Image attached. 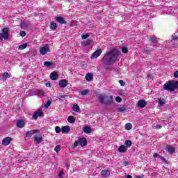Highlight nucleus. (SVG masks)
I'll list each match as a JSON object with an SVG mask.
<instances>
[{"instance_id":"2eb2a0df","label":"nucleus","mask_w":178,"mask_h":178,"mask_svg":"<svg viewBox=\"0 0 178 178\" xmlns=\"http://www.w3.org/2000/svg\"><path fill=\"white\" fill-rule=\"evenodd\" d=\"M24 124H25V122H24V121L23 120H19L17 122L16 126L19 129H23V127H24Z\"/></svg>"},{"instance_id":"bf43d9fd","label":"nucleus","mask_w":178,"mask_h":178,"mask_svg":"<svg viewBox=\"0 0 178 178\" xmlns=\"http://www.w3.org/2000/svg\"><path fill=\"white\" fill-rule=\"evenodd\" d=\"M135 178H142V177H141V176L138 175Z\"/></svg>"},{"instance_id":"864d4df0","label":"nucleus","mask_w":178,"mask_h":178,"mask_svg":"<svg viewBox=\"0 0 178 178\" xmlns=\"http://www.w3.org/2000/svg\"><path fill=\"white\" fill-rule=\"evenodd\" d=\"M63 171H60L59 175H58V177H60V178H63V177H62V175H63Z\"/></svg>"},{"instance_id":"09e8293b","label":"nucleus","mask_w":178,"mask_h":178,"mask_svg":"<svg viewBox=\"0 0 178 178\" xmlns=\"http://www.w3.org/2000/svg\"><path fill=\"white\" fill-rule=\"evenodd\" d=\"M144 52H145V54H149V52H150L149 49H148V47H146L144 49Z\"/></svg>"},{"instance_id":"f257e3e1","label":"nucleus","mask_w":178,"mask_h":178,"mask_svg":"<svg viewBox=\"0 0 178 178\" xmlns=\"http://www.w3.org/2000/svg\"><path fill=\"white\" fill-rule=\"evenodd\" d=\"M118 58H119V49L114 48L111 51L106 52L102 60L104 65L111 66L118 60Z\"/></svg>"},{"instance_id":"ea45409f","label":"nucleus","mask_w":178,"mask_h":178,"mask_svg":"<svg viewBox=\"0 0 178 178\" xmlns=\"http://www.w3.org/2000/svg\"><path fill=\"white\" fill-rule=\"evenodd\" d=\"M21 26H22L24 29H27V27H28L27 23H26V22H21Z\"/></svg>"},{"instance_id":"13d9d810","label":"nucleus","mask_w":178,"mask_h":178,"mask_svg":"<svg viewBox=\"0 0 178 178\" xmlns=\"http://www.w3.org/2000/svg\"><path fill=\"white\" fill-rule=\"evenodd\" d=\"M65 166H66L67 169H69V165L67 163L65 164Z\"/></svg>"},{"instance_id":"052dcab7","label":"nucleus","mask_w":178,"mask_h":178,"mask_svg":"<svg viewBox=\"0 0 178 178\" xmlns=\"http://www.w3.org/2000/svg\"><path fill=\"white\" fill-rule=\"evenodd\" d=\"M159 129H162V126L158 125Z\"/></svg>"},{"instance_id":"ddd939ff","label":"nucleus","mask_w":178,"mask_h":178,"mask_svg":"<svg viewBox=\"0 0 178 178\" xmlns=\"http://www.w3.org/2000/svg\"><path fill=\"white\" fill-rule=\"evenodd\" d=\"M101 175H102V177L108 178L111 176V170H103L101 171Z\"/></svg>"},{"instance_id":"b1692460","label":"nucleus","mask_w":178,"mask_h":178,"mask_svg":"<svg viewBox=\"0 0 178 178\" xmlns=\"http://www.w3.org/2000/svg\"><path fill=\"white\" fill-rule=\"evenodd\" d=\"M167 151L169 154H175V148L172 146H169L167 149Z\"/></svg>"},{"instance_id":"c03bdc74","label":"nucleus","mask_w":178,"mask_h":178,"mask_svg":"<svg viewBox=\"0 0 178 178\" xmlns=\"http://www.w3.org/2000/svg\"><path fill=\"white\" fill-rule=\"evenodd\" d=\"M67 96L66 95H60V98L59 99H63V101H65V99L67 97Z\"/></svg>"},{"instance_id":"4468645a","label":"nucleus","mask_w":178,"mask_h":178,"mask_svg":"<svg viewBox=\"0 0 178 178\" xmlns=\"http://www.w3.org/2000/svg\"><path fill=\"white\" fill-rule=\"evenodd\" d=\"M118 152H120L121 154H126V152H127V147L122 145L118 147Z\"/></svg>"},{"instance_id":"473e14b6","label":"nucleus","mask_w":178,"mask_h":178,"mask_svg":"<svg viewBox=\"0 0 178 178\" xmlns=\"http://www.w3.org/2000/svg\"><path fill=\"white\" fill-rule=\"evenodd\" d=\"M42 136H40V137H38V136H35L34 137V140H35V141H37V143H41L42 141Z\"/></svg>"},{"instance_id":"a878e982","label":"nucleus","mask_w":178,"mask_h":178,"mask_svg":"<svg viewBox=\"0 0 178 178\" xmlns=\"http://www.w3.org/2000/svg\"><path fill=\"white\" fill-rule=\"evenodd\" d=\"M54 65V63L51 61H45L44 63V66H46V67H51Z\"/></svg>"},{"instance_id":"e433bc0d","label":"nucleus","mask_w":178,"mask_h":178,"mask_svg":"<svg viewBox=\"0 0 178 178\" xmlns=\"http://www.w3.org/2000/svg\"><path fill=\"white\" fill-rule=\"evenodd\" d=\"M89 92V90L87 89H85L81 92V95H87Z\"/></svg>"},{"instance_id":"6e6552de","label":"nucleus","mask_w":178,"mask_h":178,"mask_svg":"<svg viewBox=\"0 0 178 178\" xmlns=\"http://www.w3.org/2000/svg\"><path fill=\"white\" fill-rule=\"evenodd\" d=\"M12 141H13V138H10V137L4 138L2 140V145H4L5 147H6L9 145V144H10Z\"/></svg>"},{"instance_id":"37998d69","label":"nucleus","mask_w":178,"mask_h":178,"mask_svg":"<svg viewBox=\"0 0 178 178\" xmlns=\"http://www.w3.org/2000/svg\"><path fill=\"white\" fill-rule=\"evenodd\" d=\"M159 158H160V159H161V161H164V163H167L168 161H166V159H165V157L162 156H159Z\"/></svg>"},{"instance_id":"f8f14e48","label":"nucleus","mask_w":178,"mask_h":178,"mask_svg":"<svg viewBox=\"0 0 178 178\" xmlns=\"http://www.w3.org/2000/svg\"><path fill=\"white\" fill-rule=\"evenodd\" d=\"M137 106H138V108H145V106H147V101L144 100V99H140L138 102L137 103Z\"/></svg>"},{"instance_id":"20e7f679","label":"nucleus","mask_w":178,"mask_h":178,"mask_svg":"<svg viewBox=\"0 0 178 178\" xmlns=\"http://www.w3.org/2000/svg\"><path fill=\"white\" fill-rule=\"evenodd\" d=\"M79 144V145H81V147H86V145H87V139H86L85 138H81L79 140H76L74 143L72 149H74V148H76V147H77Z\"/></svg>"},{"instance_id":"9d476101","label":"nucleus","mask_w":178,"mask_h":178,"mask_svg":"<svg viewBox=\"0 0 178 178\" xmlns=\"http://www.w3.org/2000/svg\"><path fill=\"white\" fill-rule=\"evenodd\" d=\"M38 133H40V130L38 129H33V130L29 131L26 133V137L29 138L30 137L33 136V134H37Z\"/></svg>"},{"instance_id":"5fc2aeb1","label":"nucleus","mask_w":178,"mask_h":178,"mask_svg":"<svg viewBox=\"0 0 178 178\" xmlns=\"http://www.w3.org/2000/svg\"><path fill=\"white\" fill-rule=\"evenodd\" d=\"M177 40H178V36L177 37L175 36L172 38V41H177Z\"/></svg>"},{"instance_id":"603ef678","label":"nucleus","mask_w":178,"mask_h":178,"mask_svg":"<svg viewBox=\"0 0 178 178\" xmlns=\"http://www.w3.org/2000/svg\"><path fill=\"white\" fill-rule=\"evenodd\" d=\"M158 156H160L159 154H158V153H154L153 155V158H158Z\"/></svg>"},{"instance_id":"bb28decb","label":"nucleus","mask_w":178,"mask_h":178,"mask_svg":"<svg viewBox=\"0 0 178 178\" xmlns=\"http://www.w3.org/2000/svg\"><path fill=\"white\" fill-rule=\"evenodd\" d=\"M83 131L84 133H86V134H88L89 133H91L92 130L91 128L89 127H85L83 128Z\"/></svg>"},{"instance_id":"1a4fd4ad","label":"nucleus","mask_w":178,"mask_h":178,"mask_svg":"<svg viewBox=\"0 0 178 178\" xmlns=\"http://www.w3.org/2000/svg\"><path fill=\"white\" fill-rule=\"evenodd\" d=\"M69 84V81L66 79H61L59 81L58 86L61 88H65L67 87V85Z\"/></svg>"},{"instance_id":"6e6d98bb","label":"nucleus","mask_w":178,"mask_h":178,"mask_svg":"<svg viewBox=\"0 0 178 178\" xmlns=\"http://www.w3.org/2000/svg\"><path fill=\"white\" fill-rule=\"evenodd\" d=\"M126 178H133V177L130 175L126 176Z\"/></svg>"},{"instance_id":"39448f33","label":"nucleus","mask_w":178,"mask_h":178,"mask_svg":"<svg viewBox=\"0 0 178 178\" xmlns=\"http://www.w3.org/2000/svg\"><path fill=\"white\" fill-rule=\"evenodd\" d=\"M9 40V29L8 28H3L2 33H0V40Z\"/></svg>"},{"instance_id":"f3484780","label":"nucleus","mask_w":178,"mask_h":178,"mask_svg":"<svg viewBox=\"0 0 178 178\" xmlns=\"http://www.w3.org/2000/svg\"><path fill=\"white\" fill-rule=\"evenodd\" d=\"M51 80H58V72H53L50 74Z\"/></svg>"},{"instance_id":"412c9836","label":"nucleus","mask_w":178,"mask_h":178,"mask_svg":"<svg viewBox=\"0 0 178 178\" xmlns=\"http://www.w3.org/2000/svg\"><path fill=\"white\" fill-rule=\"evenodd\" d=\"M165 100L163 98H159L158 99V104L159 105H161V106H163L165 105Z\"/></svg>"},{"instance_id":"4d7b16f0","label":"nucleus","mask_w":178,"mask_h":178,"mask_svg":"<svg viewBox=\"0 0 178 178\" xmlns=\"http://www.w3.org/2000/svg\"><path fill=\"white\" fill-rule=\"evenodd\" d=\"M47 87H51V83H46Z\"/></svg>"},{"instance_id":"79ce46f5","label":"nucleus","mask_w":178,"mask_h":178,"mask_svg":"<svg viewBox=\"0 0 178 178\" xmlns=\"http://www.w3.org/2000/svg\"><path fill=\"white\" fill-rule=\"evenodd\" d=\"M61 130H62V129H60V127H56V128H55V131H56V133H57V134L60 133Z\"/></svg>"},{"instance_id":"0eeeda50","label":"nucleus","mask_w":178,"mask_h":178,"mask_svg":"<svg viewBox=\"0 0 178 178\" xmlns=\"http://www.w3.org/2000/svg\"><path fill=\"white\" fill-rule=\"evenodd\" d=\"M44 117V112H42V109L39 108L37 111H35L33 115H32V119L33 120H37L38 118Z\"/></svg>"},{"instance_id":"393cba45","label":"nucleus","mask_w":178,"mask_h":178,"mask_svg":"<svg viewBox=\"0 0 178 178\" xmlns=\"http://www.w3.org/2000/svg\"><path fill=\"white\" fill-rule=\"evenodd\" d=\"M92 42V40L87 39L86 42H83V45L87 47V45H90Z\"/></svg>"},{"instance_id":"c756f323","label":"nucleus","mask_w":178,"mask_h":178,"mask_svg":"<svg viewBox=\"0 0 178 178\" xmlns=\"http://www.w3.org/2000/svg\"><path fill=\"white\" fill-rule=\"evenodd\" d=\"M72 109L74 112H80V106H79L78 104H74Z\"/></svg>"},{"instance_id":"dca6fc26","label":"nucleus","mask_w":178,"mask_h":178,"mask_svg":"<svg viewBox=\"0 0 178 178\" xmlns=\"http://www.w3.org/2000/svg\"><path fill=\"white\" fill-rule=\"evenodd\" d=\"M56 20L58 23H60V24H66V23H67L66 20H65V18H63L62 17H56Z\"/></svg>"},{"instance_id":"2f4dec72","label":"nucleus","mask_w":178,"mask_h":178,"mask_svg":"<svg viewBox=\"0 0 178 178\" xmlns=\"http://www.w3.org/2000/svg\"><path fill=\"white\" fill-rule=\"evenodd\" d=\"M26 48H27V43H24L19 45L18 47V49L23 50V49H26Z\"/></svg>"},{"instance_id":"f03ea898","label":"nucleus","mask_w":178,"mask_h":178,"mask_svg":"<svg viewBox=\"0 0 178 178\" xmlns=\"http://www.w3.org/2000/svg\"><path fill=\"white\" fill-rule=\"evenodd\" d=\"M99 101L101 104H103V105L111 106L115 104L113 96L111 95H99Z\"/></svg>"},{"instance_id":"cd10ccee","label":"nucleus","mask_w":178,"mask_h":178,"mask_svg":"<svg viewBox=\"0 0 178 178\" xmlns=\"http://www.w3.org/2000/svg\"><path fill=\"white\" fill-rule=\"evenodd\" d=\"M52 104V99H49L46 104H44L45 108H49L51 105Z\"/></svg>"},{"instance_id":"3c124183","label":"nucleus","mask_w":178,"mask_h":178,"mask_svg":"<svg viewBox=\"0 0 178 178\" xmlns=\"http://www.w3.org/2000/svg\"><path fill=\"white\" fill-rule=\"evenodd\" d=\"M129 165V162L128 161H124L123 163H122V166H127Z\"/></svg>"},{"instance_id":"aec40b11","label":"nucleus","mask_w":178,"mask_h":178,"mask_svg":"<svg viewBox=\"0 0 178 178\" xmlns=\"http://www.w3.org/2000/svg\"><path fill=\"white\" fill-rule=\"evenodd\" d=\"M92 74L88 73L86 75L85 79L87 81H91L92 80Z\"/></svg>"},{"instance_id":"7c9ffc66","label":"nucleus","mask_w":178,"mask_h":178,"mask_svg":"<svg viewBox=\"0 0 178 178\" xmlns=\"http://www.w3.org/2000/svg\"><path fill=\"white\" fill-rule=\"evenodd\" d=\"M58 27V25H56V23L55 22H51L50 24V28L51 30H56V28Z\"/></svg>"},{"instance_id":"a18cd8bd","label":"nucleus","mask_w":178,"mask_h":178,"mask_svg":"<svg viewBox=\"0 0 178 178\" xmlns=\"http://www.w3.org/2000/svg\"><path fill=\"white\" fill-rule=\"evenodd\" d=\"M19 35H21V37H26V31H20Z\"/></svg>"},{"instance_id":"8fccbe9b","label":"nucleus","mask_w":178,"mask_h":178,"mask_svg":"<svg viewBox=\"0 0 178 178\" xmlns=\"http://www.w3.org/2000/svg\"><path fill=\"white\" fill-rule=\"evenodd\" d=\"M174 77H175V79H178V71L174 72Z\"/></svg>"},{"instance_id":"c85d7f7f","label":"nucleus","mask_w":178,"mask_h":178,"mask_svg":"<svg viewBox=\"0 0 178 178\" xmlns=\"http://www.w3.org/2000/svg\"><path fill=\"white\" fill-rule=\"evenodd\" d=\"M133 129V125L131 123L129 122L125 124V129L126 130H131Z\"/></svg>"},{"instance_id":"72a5a7b5","label":"nucleus","mask_w":178,"mask_h":178,"mask_svg":"<svg viewBox=\"0 0 178 178\" xmlns=\"http://www.w3.org/2000/svg\"><path fill=\"white\" fill-rule=\"evenodd\" d=\"M36 93L38 94V95H41V97H44V95H45L44 90H36Z\"/></svg>"},{"instance_id":"6ab92c4d","label":"nucleus","mask_w":178,"mask_h":178,"mask_svg":"<svg viewBox=\"0 0 178 178\" xmlns=\"http://www.w3.org/2000/svg\"><path fill=\"white\" fill-rule=\"evenodd\" d=\"M67 122L71 124L74 123V122H76V118H74V116L73 115H70L67 118Z\"/></svg>"},{"instance_id":"4be33fe9","label":"nucleus","mask_w":178,"mask_h":178,"mask_svg":"<svg viewBox=\"0 0 178 178\" xmlns=\"http://www.w3.org/2000/svg\"><path fill=\"white\" fill-rule=\"evenodd\" d=\"M124 144H125V145H126L125 147L127 148H130V147H131V145H133V143H131V140H125Z\"/></svg>"},{"instance_id":"5701e85b","label":"nucleus","mask_w":178,"mask_h":178,"mask_svg":"<svg viewBox=\"0 0 178 178\" xmlns=\"http://www.w3.org/2000/svg\"><path fill=\"white\" fill-rule=\"evenodd\" d=\"M149 39L151 40L153 44H158V40H156V37L155 35L150 36Z\"/></svg>"},{"instance_id":"c9c22d12","label":"nucleus","mask_w":178,"mask_h":178,"mask_svg":"<svg viewBox=\"0 0 178 178\" xmlns=\"http://www.w3.org/2000/svg\"><path fill=\"white\" fill-rule=\"evenodd\" d=\"M122 54H127V52H129V49H127L126 47H124L122 48Z\"/></svg>"},{"instance_id":"58836bf2","label":"nucleus","mask_w":178,"mask_h":178,"mask_svg":"<svg viewBox=\"0 0 178 178\" xmlns=\"http://www.w3.org/2000/svg\"><path fill=\"white\" fill-rule=\"evenodd\" d=\"M126 111V106H123L118 108V112H124Z\"/></svg>"},{"instance_id":"a19ab883","label":"nucleus","mask_w":178,"mask_h":178,"mask_svg":"<svg viewBox=\"0 0 178 178\" xmlns=\"http://www.w3.org/2000/svg\"><path fill=\"white\" fill-rule=\"evenodd\" d=\"M54 151L56 152H59L60 151V145H56L54 148Z\"/></svg>"},{"instance_id":"423d86ee","label":"nucleus","mask_w":178,"mask_h":178,"mask_svg":"<svg viewBox=\"0 0 178 178\" xmlns=\"http://www.w3.org/2000/svg\"><path fill=\"white\" fill-rule=\"evenodd\" d=\"M39 52L40 55H47L48 52H51V49H49V44H45L43 47H40Z\"/></svg>"},{"instance_id":"f704fd0d","label":"nucleus","mask_w":178,"mask_h":178,"mask_svg":"<svg viewBox=\"0 0 178 178\" xmlns=\"http://www.w3.org/2000/svg\"><path fill=\"white\" fill-rule=\"evenodd\" d=\"M8 77H10V74H9V73H8V72H4L3 74V80H6V79H8Z\"/></svg>"},{"instance_id":"a211bd4d","label":"nucleus","mask_w":178,"mask_h":178,"mask_svg":"<svg viewBox=\"0 0 178 178\" xmlns=\"http://www.w3.org/2000/svg\"><path fill=\"white\" fill-rule=\"evenodd\" d=\"M62 133H69L70 131V127L69 126H64L61 128Z\"/></svg>"},{"instance_id":"9b49d317","label":"nucleus","mask_w":178,"mask_h":178,"mask_svg":"<svg viewBox=\"0 0 178 178\" xmlns=\"http://www.w3.org/2000/svg\"><path fill=\"white\" fill-rule=\"evenodd\" d=\"M101 54H102V49H98L92 54L91 59H95V58H98V56H99V55H101Z\"/></svg>"},{"instance_id":"de8ad7c7","label":"nucleus","mask_w":178,"mask_h":178,"mask_svg":"<svg viewBox=\"0 0 178 178\" xmlns=\"http://www.w3.org/2000/svg\"><path fill=\"white\" fill-rule=\"evenodd\" d=\"M119 83H120V86H121L122 87H124L125 83H124V81H123V80H120V81H119Z\"/></svg>"},{"instance_id":"7ed1b4c3","label":"nucleus","mask_w":178,"mask_h":178,"mask_svg":"<svg viewBox=\"0 0 178 178\" xmlns=\"http://www.w3.org/2000/svg\"><path fill=\"white\" fill-rule=\"evenodd\" d=\"M177 88H178V81L170 80L163 85V89L170 92L175 91Z\"/></svg>"},{"instance_id":"49530a36","label":"nucleus","mask_w":178,"mask_h":178,"mask_svg":"<svg viewBox=\"0 0 178 178\" xmlns=\"http://www.w3.org/2000/svg\"><path fill=\"white\" fill-rule=\"evenodd\" d=\"M115 101L116 102H122V97H115Z\"/></svg>"},{"instance_id":"4c0bfd02","label":"nucleus","mask_w":178,"mask_h":178,"mask_svg":"<svg viewBox=\"0 0 178 178\" xmlns=\"http://www.w3.org/2000/svg\"><path fill=\"white\" fill-rule=\"evenodd\" d=\"M88 37H90V34H88V33L81 35L82 40H87V38H88Z\"/></svg>"}]
</instances>
